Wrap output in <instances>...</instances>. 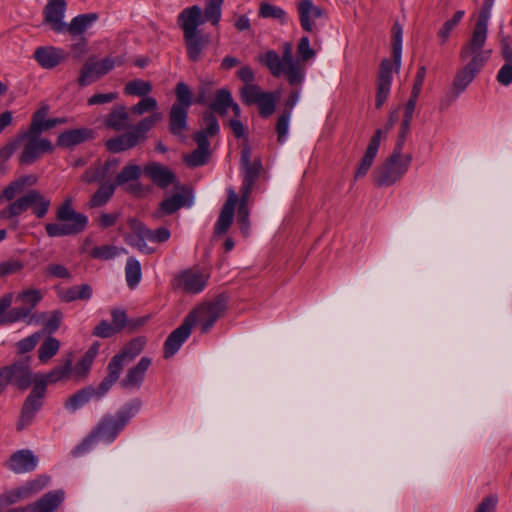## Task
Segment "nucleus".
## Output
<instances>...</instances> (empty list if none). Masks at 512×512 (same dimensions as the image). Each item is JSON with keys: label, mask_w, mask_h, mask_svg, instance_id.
Segmentation results:
<instances>
[{"label": "nucleus", "mask_w": 512, "mask_h": 512, "mask_svg": "<svg viewBox=\"0 0 512 512\" xmlns=\"http://www.w3.org/2000/svg\"><path fill=\"white\" fill-rule=\"evenodd\" d=\"M141 402L135 400L125 405L115 415H106L98 423L91 435L83 443V446H89L95 441L112 442L118 433L123 429L127 422L140 409Z\"/></svg>", "instance_id": "nucleus-3"}, {"label": "nucleus", "mask_w": 512, "mask_h": 512, "mask_svg": "<svg viewBox=\"0 0 512 512\" xmlns=\"http://www.w3.org/2000/svg\"><path fill=\"white\" fill-rule=\"evenodd\" d=\"M163 113L150 114L149 116L140 120L132 130L136 133L139 139L143 142L146 139V133L150 131L155 125L163 120Z\"/></svg>", "instance_id": "nucleus-43"}, {"label": "nucleus", "mask_w": 512, "mask_h": 512, "mask_svg": "<svg viewBox=\"0 0 512 512\" xmlns=\"http://www.w3.org/2000/svg\"><path fill=\"white\" fill-rule=\"evenodd\" d=\"M153 90L150 81L143 79H133L128 81L124 86V94L129 96L145 97L148 96Z\"/></svg>", "instance_id": "nucleus-42"}, {"label": "nucleus", "mask_w": 512, "mask_h": 512, "mask_svg": "<svg viewBox=\"0 0 512 512\" xmlns=\"http://www.w3.org/2000/svg\"><path fill=\"white\" fill-rule=\"evenodd\" d=\"M49 481L50 477L46 475H40L35 479L28 481L25 485L9 492V502L15 503L19 500L32 497L42 491L48 485Z\"/></svg>", "instance_id": "nucleus-19"}, {"label": "nucleus", "mask_w": 512, "mask_h": 512, "mask_svg": "<svg viewBox=\"0 0 512 512\" xmlns=\"http://www.w3.org/2000/svg\"><path fill=\"white\" fill-rule=\"evenodd\" d=\"M141 142L136 133L131 129L122 135L109 139L106 142V147L112 153H119L132 149Z\"/></svg>", "instance_id": "nucleus-33"}, {"label": "nucleus", "mask_w": 512, "mask_h": 512, "mask_svg": "<svg viewBox=\"0 0 512 512\" xmlns=\"http://www.w3.org/2000/svg\"><path fill=\"white\" fill-rule=\"evenodd\" d=\"M72 363V358L68 357L65 360L63 366H56L46 374H36L34 376V383L43 385L44 390H46V386L48 384H56L60 381L68 379V377L72 374Z\"/></svg>", "instance_id": "nucleus-26"}, {"label": "nucleus", "mask_w": 512, "mask_h": 512, "mask_svg": "<svg viewBox=\"0 0 512 512\" xmlns=\"http://www.w3.org/2000/svg\"><path fill=\"white\" fill-rule=\"evenodd\" d=\"M24 268V263L18 259H8L6 261L0 262V278L18 274Z\"/></svg>", "instance_id": "nucleus-61"}, {"label": "nucleus", "mask_w": 512, "mask_h": 512, "mask_svg": "<svg viewBox=\"0 0 512 512\" xmlns=\"http://www.w3.org/2000/svg\"><path fill=\"white\" fill-rule=\"evenodd\" d=\"M131 113L137 116H141L145 113L155 114L161 113L159 111V105L156 98L152 96L142 97L141 100L131 107Z\"/></svg>", "instance_id": "nucleus-48"}, {"label": "nucleus", "mask_w": 512, "mask_h": 512, "mask_svg": "<svg viewBox=\"0 0 512 512\" xmlns=\"http://www.w3.org/2000/svg\"><path fill=\"white\" fill-rule=\"evenodd\" d=\"M392 34H393V60L396 67V70H399L401 65V55H402V26L396 22L394 23L392 27Z\"/></svg>", "instance_id": "nucleus-53"}, {"label": "nucleus", "mask_w": 512, "mask_h": 512, "mask_svg": "<svg viewBox=\"0 0 512 512\" xmlns=\"http://www.w3.org/2000/svg\"><path fill=\"white\" fill-rule=\"evenodd\" d=\"M223 2L224 0H205L204 12L202 13L204 22H211L214 26L219 24Z\"/></svg>", "instance_id": "nucleus-44"}, {"label": "nucleus", "mask_w": 512, "mask_h": 512, "mask_svg": "<svg viewBox=\"0 0 512 512\" xmlns=\"http://www.w3.org/2000/svg\"><path fill=\"white\" fill-rule=\"evenodd\" d=\"M66 10V0H48L43 8V23L54 32L63 33Z\"/></svg>", "instance_id": "nucleus-13"}, {"label": "nucleus", "mask_w": 512, "mask_h": 512, "mask_svg": "<svg viewBox=\"0 0 512 512\" xmlns=\"http://www.w3.org/2000/svg\"><path fill=\"white\" fill-rule=\"evenodd\" d=\"M64 500V493L60 490L44 494L35 503L26 507L27 512H56Z\"/></svg>", "instance_id": "nucleus-29"}, {"label": "nucleus", "mask_w": 512, "mask_h": 512, "mask_svg": "<svg viewBox=\"0 0 512 512\" xmlns=\"http://www.w3.org/2000/svg\"><path fill=\"white\" fill-rule=\"evenodd\" d=\"M377 152H378V150H375L374 146L367 147L365 154L362 157V159L360 160V162L357 166V169L355 171V175H354L355 179L362 178L367 174V172L369 171V169L371 168V166L374 162Z\"/></svg>", "instance_id": "nucleus-54"}, {"label": "nucleus", "mask_w": 512, "mask_h": 512, "mask_svg": "<svg viewBox=\"0 0 512 512\" xmlns=\"http://www.w3.org/2000/svg\"><path fill=\"white\" fill-rule=\"evenodd\" d=\"M56 218L60 223H47L46 233L49 237H63L83 232L87 226V217L72 208V198L67 197L58 207Z\"/></svg>", "instance_id": "nucleus-4"}, {"label": "nucleus", "mask_w": 512, "mask_h": 512, "mask_svg": "<svg viewBox=\"0 0 512 512\" xmlns=\"http://www.w3.org/2000/svg\"><path fill=\"white\" fill-rule=\"evenodd\" d=\"M176 101L173 105H178L189 109L193 102V95L189 86L184 82L177 83L175 87Z\"/></svg>", "instance_id": "nucleus-55"}, {"label": "nucleus", "mask_w": 512, "mask_h": 512, "mask_svg": "<svg viewBox=\"0 0 512 512\" xmlns=\"http://www.w3.org/2000/svg\"><path fill=\"white\" fill-rule=\"evenodd\" d=\"M278 97H275L273 93L264 92L258 102L259 113L263 117H268L275 111L276 101Z\"/></svg>", "instance_id": "nucleus-58"}, {"label": "nucleus", "mask_w": 512, "mask_h": 512, "mask_svg": "<svg viewBox=\"0 0 512 512\" xmlns=\"http://www.w3.org/2000/svg\"><path fill=\"white\" fill-rule=\"evenodd\" d=\"M481 70L473 66L464 64V66L457 72L452 85L453 95L446 101H442V108L447 107L460 93H462L467 86L473 81L476 75Z\"/></svg>", "instance_id": "nucleus-23"}, {"label": "nucleus", "mask_w": 512, "mask_h": 512, "mask_svg": "<svg viewBox=\"0 0 512 512\" xmlns=\"http://www.w3.org/2000/svg\"><path fill=\"white\" fill-rule=\"evenodd\" d=\"M16 200L21 214L30 208L32 213L39 219L46 216L51 205V200L36 189L27 191Z\"/></svg>", "instance_id": "nucleus-12"}, {"label": "nucleus", "mask_w": 512, "mask_h": 512, "mask_svg": "<svg viewBox=\"0 0 512 512\" xmlns=\"http://www.w3.org/2000/svg\"><path fill=\"white\" fill-rule=\"evenodd\" d=\"M204 23L202 9L198 5L184 9L178 16V24L183 30V36L190 60L200 59L202 50L209 43L208 36L200 34L198 27Z\"/></svg>", "instance_id": "nucleus-2"}, {"label": "nucleus", "mask_w": 512, "mask_h": 512, "mask_svg": "<svg viewBox=\"0 0 512 512\" xmlns=\"http://www.w3.org/2000/svg\"><path fill=\"white\" fill-rule=\"evenodd\" d=\"M144 172L160 188H166L176 182L175 174L166 166L151 163L144 168Z\"/></svg>", "instance_id": "nucleus-30"}, {"label": "nucleus", "mask_w": 512, "mask_h": 512, "mask_svg": "<svg viewBox=\"0 0 512 512\" xmlns=\"http://www.w3.org/2000/svg\"><path fill=\"white\" fill-rule=\"evenodd\" d=\"M38 463L37 457L30 450H19L13 453L7 467L14 473H27L33 471Z\"/></svg>", "instance_id": "nucleus-22"}, {"label": "nucleus", "mask_w": 512, "mask_h": 512, "mask_svg": "<svg viewBox=\"0 0 512 512\" xmlns=\"http://www.w3.org/2000/svg\"><path fill=\"white\" fill-rule=\"evenodd\" d=\"M487 37L488 31L473 27L471 36L461 47L460 60L481 70L492 54V50L485 48Z\"/></svg>", "instance_id": "nucleus-6"}, {"label": "nucleus", "mask_w": 512, "mask_h": 512, "mask_svg": "<svg viewBox=\"0 0 512 512\" xmlns=\"http://www.w3.org/2000/svg\"><path fill=\"white\" fill-rule=\"evenodd\" d=\"M92 352L91 353H85V355L78 361L75 368H72V374L77 379L85 378L91 368V365L93 363L92 360Z\"/></svg>", "instance_id": "nucleus-62"}, {"label": "nucleus", "mask_w": 512, "mask_h": 512, "mask_svg": "<svg viewBox=\"0 0 512 512\" xmlns=\"http://www.w3.org/2000/svg\"><path fill=\"white\" fill-rule=\"evenodd\" d=\"M38 177L34 174L22 175L11 181L4 189V196L7 201H12L17 195H20L27 187L35 185Z\"/></svg>", "instance_id": "nucleus-34"}, {"label": "nucleus", "mask_w": 512, "mask_h": 512, "mask_svg": "<svg viewBox=\"0 0 512 512\" xmlns=\"http://www.w3.org/2000/svg\"><path fill=\"white\" fill-rule=\"evenodd\" d=\"M45 394L44 386L38 385L37 383H34V387L27 397L22 411L20 420L18 423V428L22 429L27 424H29L34 417L35 413L38 411V409L41 407V399Z\"/></svg>", "instance_id": "nucleus-15"}, {"label": "nucleus", "mask_w": 512, "mask_h": 512, "mask_svg": "<svg viewBox=\"0 0 512 512\" xmlns=\"http://www.w3.org/2000/svg\"><path fill=\"white\" fill-rule=\"evenodd\" d=\"M297 10L301 27L307 32L316 30L315 20L324 15L321 7L314 5L312 0H298Z\"/></svg>", "instance_id": "nucleus-17"}, {"label": "nucleus", "mask_w": 512, "mask_h": 512, "mask_svg": "<svg viewBox=\"0 0 512 512\" xmlns=\"http://www.w3.org/2000/svg\"><path fill=\"white\" fill-rule=\"evenodd\" d=\"M192 326L184 319L183 323L175 329L166 339L164 346V357L169 358L174 355L183 342L189 337Z\"/></svg>", "instance_id": "nucleus-27"}, {"label": "nucleus", "mask_w": 512, "mask_h": 512, "mask_svg": "<svg viewBox=\"0 0 512 512\" xmlns=\"http://www.w3.org/2000/svg\"><path fill=\"white\" fill-rule=\"evenodd\" d=\"M59 348V340L52 336L47 337L38 349L39 360L43 363L48 362L52 357H54L58 353Z\"/></svg>", "instance_id": "nucleus-47"}, {"label": "nucleus", "mask_w": 512, "mask_h": 512, "mask_svg": "<svg viewBox=\"0 0 512 512\" xmlns=\"http://www.w3.org/2000/svg\"><path fill=\"white\" fill-rule=\"evenodd\" d=\"M263 94L264 91L255 84L244 85L240 90L241 100L247 105L256 104Z\"/></svg>", "instance_id": "nucleus-57"}, {"label": "nucleus", "mask_w": 512, "mask_h": 512, "mask_svg": "<svg viewBox=\"0 0 512 512\" xmlns=\"http://www.w3.org/2000/svg\"><path fill=\"white\" fill-rule=\"evenodd\" d=\"M392 81V63L389 59H384L380 65V71L377 80L376 108L379 109L385 103L391 87Z\"/></svg>", "instance_id": "nucleus-21"}, {"label": "nucleus", "mask_w": 512, "mask_h": 512, "mask_svg": "<svg viewBox=\"0 0 512 512\" xmlns=\"http://www.w3.org/2000/svg\"><path fill=\"white\" fill-rule=\"evenodd\" d=\"M62 312L59 310H54L50 313H42L38 316V320L43 322L44 324V331L48 332L49 334H52L56 332L61 324L62 320Z\"/></svg>", "instance_id": "nucleus-51"}, {"label": "nucleus", "mask_w": 512, "mask_h": 512, "mask_svg": "<svg viewBox=\"0 0 512 512\" xmlns=\"http://www.w3.org/2000/svg\"><path fill=\"white\" fill-rule=\"evenodd\" d=\"M92 131L89 129H72L61 133L58 136V145L61 147H71L78 145L89 139Z\"/></svg>", "instance_id": "nucleus-38"}, {"label": "nucleus", "mask_w": 512, "mask_h": 512, "mask_svg": "<svg viewBox=\"0 0 512 512\" xmlns=\"http://www.w3.org/2000/svg\"><path fill=\"white\" fill-rule=\"evenodd\" d=\"M259 15L263 18H274L283 20L285 18L286 13L283 9L279 7H276L269 3H261Z\"/></svg>", "instance_id": "nucleus-64"}, {"label": "nucleus", "mask_w": 512, "mask_h": 512, "mask_svg": "<svg viewBox=\"0 0 512 512\" xmlns=\"http://www.w3.org/2000/svg\"><path fill=\"white\" fill-rule=\"evenodd\" d=\"M66 58L67 55L62 49L53 46L38 47L34 52V59L44 69H52L64 62Z\"/></svg>", "instance_id": "nucleus-24"}, {"label": "nucleus", "mask_w": 512, "mask_h": 512, "mask_svg": "<svg viewBox=\"0 0 512 512\" xmlns=\"http://www.w3.org/2000/svg\"><path fill=\"white\" fill-rule=\"evenodd\" d=\"M117 64V60L112 57H106L102 60L96 61L88 59L83 65L78 83L80 86H87L102 76L110 72Z\"/></svg>", "instance_id": "nucleus-11"}, {"label": "nucleus", "mask_w": 512, "mask_h": 512, "mask_svg": "<svg viewBox=\"0 0 512 512\" xmlns=\"http://www.w3.org/2000/svg\"><path fill=\"white\" fill-rule=\"evenodd\" d=\"M257 60L266 66L274 77L285 75L291 85H300L304 79V65L293 56V45H282V56L274 50L259 54Z\"/></svg>", "instance_id": "nucleus-1"}, {"label": "nucleus", "mask_w": 512, "mask_h": 512, "mask_svg": "<svg viewBox=\"0 0 512 512\" xmlns=\"http://www.w3.org/2000/svg\"><path fill=\"white\" fill-rule=\"evenodd\" d=\"M92 287L88 284L71 286L58 291V297L66 303L76 300H89L92 297Z\"/></svg>", "instance_id": "nucleus-37"}, {"label": "nucleus", "mask_w": 512, "mask_h": 512, "mask_svg": "<svg viewBox=\"0 0 512 512\" xmlns=\"http://www.w3.org/2000/svg\"><path fill=\"white\" fill-rule=\"evenodd\" d=\"M241 168L244 171V180L255 182L258 179L262 164L259 159L251 161V149L248 145L241 151Z\"/></svg>", "instance_id": "nucleus-35"}, {"label": "nucleus", "mask_w": 512, "mask_h": 512, "mask_svg": "<svg viewBox=\"0 0 512 512\" xmlns=\"http://www.w3.org/2000/svg\"><path fill=\"white\" fill-rule=\"evenodd\" d=\"M95 388L93 387H85L75 394L71 395L65 401V408L70 411H76L83 405L89 402V400L94 396Z\"/></svg>", "instance_id": "nucleus-40"}, {"label": "nucleus", "mask_w": 512, "mask_h": 512, "mask_svg": "<svg viewBox=\"0 0 512 512\" xmlns=\"http://www.w3.org/2000/svg\"><path fill=\"white\" fill-rule=\"evenodd\" d=\"M145 345V337L138 336L133 338L118 354L112 357L111 361L123 370L124 365L134 360L143 351Z\"/></svg>", "instance_id": "nucleus-25"}, {"label": "nucleus", "mask_w": 512, "mask_h": 512, "mask_svg": "<svg viewBox=\"0 0 512 512\" xmlns=\"http://www.w3.org/2000/svg\"><path fill=\"white\" fill-rule=\"evenodd\" d=\"M107 370V376L101 381L98 388L95 389L94 396L98 398L102 397L106 392L109 391L112 385L119 379L122 372V369L112 361L109 362Z\"/></svg>", "instance_id": "nucleus-39"}, {"label": "nucleus", "mask_w": 512, "mask_h": 512, "mask_svg": "<svg viewBox=\"0 0 512 512\" xmlns=\"http://www.w3.org/2000/svg\"><path fill=\"white\" fill-rule=\"evenodd\" d=\"M114 190L115 184L101 185L89 201V206L95 208L105 205L112 197Z\"/></svg>", "instance_id": "nucleus-50"}, {"label": "nucleus", "mask_w": 512, "mask_h": 512, "mask_svg": "<svg viewBox=\"0 0 512 512\" xmlns=\"http://www.w3.org/2000/svg\"><path fill=\"white\" fill-rule=\"evenodd\" d=\"M191 201L184 194L175 193L165 198L159 205V209L154 212L153 217L162 218L164 215H171L184 206H189Z\"/></svg>", "instance_id": "nucleus-31"}, {"label": "nucleus", "mask_w": 512, "mask_h": 512, "mask_svg": "<svg viewBox=\"0 0 512 512\" xmlns=\"http://www.w3.org/2000/svg\"><path fill=\"white\" fill-rule=\"evenodd\" d=\"M233 104V98L228 89H220L216 92L215 100L210 104V109L220 115H226L227 109Z\"/></svg>", "instance_id": "nucleus-45"}, {"label": "nucleus", "mask_w": 512, "mask_h": 512, "mask_svg": "<svg viewBox=\"0 0 512 512\" xmlns=\"http://www.w3.org/2000/svg\"><path fill=\"white\" fill-rule=\"evenodd\" d=\"M48 113V105L41 106V108L34 112L28 129L41 135L45 131L51 130L58 125L67 123V119L64 117L47 119L46 117Z\"/></svg>", "instance_id": "nucleus-20"}, {"label": "nucleus", "mask_w": 512, "mask_h": 512, "mask_svg": "<svg viewBox=\"0 0 512 512\" xmlns=\"http://www.w3.org/2000/svg\"><path fill=\"white\" fill-rule=\"evenodd\" d=\"M151 363V358L142 357L136 365L127 370L125 376L120 381L121 387L126 390L139 389L144 382L146 372L151 366Z\"/></svg>", "instance_id": "nucleus-14"}, {"label": "nucleus", "mask_w": 512, "mask_h": 512, "mask_svg": "<svg viewBox=\"0 0 512 512\" xmlns=\"http://www.w3.org/2000/svg\"><path fill=\"white\" fill-rule=\"evenodd\" d=\"M209 275L199 269L191 268L179 273L173 281L175 289L184 293L195 294L204 289Z\"/></svg>", "instance_id": "nucleus-10"}, {"label": "nucleus", "mask_w": 512, "mask_h": 512, "mask_svg": "<svg viewBox=\"0 0 512 512\" xmlns=\"http://www.w3.org/2000/svg\"><path fill=\"white\" fill-rule=\"evenodd\" d=\"M193 139L197 143V149L183 155L185 164L191 168L205 165L211 155L210 143L203 133H195Z\"/></svg>", "instance_id": "nucleus-16"}, {"label": "nucleus", "mask_w": 512, "mask_h": 512, "mask_svg": "<svg viewBox=\"0 0 512 512\" xmlns=\"http://www.w3.org/2000/svg\"><path fill=\"white\" fill-rule=\"evenodd\" d=\"M202 120V129L196 133H203L205 135V139H208V137H212L218 133V121L211 112L204 113Z\"/></svg>", "instance_id": "nucleus-60"}, {"label": "nucleus", "mask_w": 512, "mask_h": 512, "mask_svg": "<svg viewBox=\"0 0 512 512\" xmlns=\"http://www.w3.org/2000/svg\"><path fill=\"white\" fill-rule=\"evenodd\" d=\"M98 19L97 14L87 13L74 17L69 23L64 25L63 33L66 32L72 37L83 35L93 23Z\"/></svg>", "instance_id": "nucleus-32"}, {"label": "nucleus", "mask_w": 512, "mask_h": 512, "mask_svg": "<svg viewBox=\"0 0 512 512\" xmlns=\"http://www.w3.org/2000/svg\"><path fill=\"white\" fill-rule=\"evenodd\" d=\"M7 384L14 383L19 389L24 390L28 388L31 383H34V376L26 363H15L9 367L2 369Z\"/></svg>", "instance_id": "nucleus-18"}, {"label": "nucleus", "mask_w": 512, "mask_h": 512, "mask_svg": "<svg viewBox=\"0 0 512 512\" xmlns=\"http://www.w3.org/2000/svg\"><path fill=\"white\" fill-rule=\"evenodd\" d=\"M493 5L494 0H484L474 27L488 31V23Z\"/></svg>", "instance_id": "nucleus-63"}, {"label": "nucleus", "mask_w": 512, "mask_h": 512, "mask_svg": "<svg viewBox=\"0 0 512 512\" xmlns=\"http://www.w3.org/2000/svg\"><path fill=\"white\" fill-rule=\"evenodd\" d=\"M254 183V181L243 180L240 200L233 189H228V198L221 208L219 218L214 228L215 235H222L228 231L233 222L234 210L238 202L239 205L248 207V202L250 194L253 190Z\"/></svg>", "instance_id": "nucleus-8"}, {"label": "nucleus", "mask_w": 512, "mask_h": 512, "mask_svg": "<svg viewBox=\"0 0 512 512\" xmlns=\"http://www.w3.org/2000/svg\"><path fill=\"white\" fill-rule=\"evenodd\" d=\"M411 161V154H402V141H397L393 153L374 172L376 185L383 187L397 182L407 172Z\"/></svg>", "instance_id": "nucleus-5"}, {"label": "nucleus", "mask_w": 512, "mask_h": 512, "mask_svg": "<svg viewBox=\"0 0 512 512\" xmlns=\"http://www.w3.org/2000/svg\"><path fill=\"white\" fill-rule=\"evenodd\" d=\"M142 170L139 165L128 164L122 168L120 173L115 178V185H125L130 182L136 181L140 178Z\"/></svg>", "instance_id": "nucleus-49"}, {"label": "nucleus", "mask_w": 512, "mask_h": 512, "mask_svg": "<svg viewBox=\"0 0 512 512\" xmlns=\"http://www.w3.org/2000/svg\"><path fill=\"white\" fill-rule=\"evenodd\" d=\"M124 249H120L113 245H103L93 247L89 254L92 258L109 260L118 256Z\"/></svg>", "instance_id": "nucleus-56"}, {"label": "nucleus", "mask_w": 512, "mask_h": 512, "mask_svg": "<svg viewBox=\"0 0 512 512\" xmlns=\"http://www.w3.org/2000/svg\"><path fill=\"white\" fill-rule=\"evenodd\" d=\"M125 278L129 288H135L142 278L141 266L135 258H129L125 266Z\"/></svg>", "instance_id": "nucleus-46"}, {"label": "nucleus", "mask_w": 512, "mask_h": 512, "mask_svg": "<svg viewBox=\"0 0 512 512\" xmlns=\"http://www.w3.org/2000/svg\"><path fill=\"white\" fill-rule=\"evenodd\" d=\"M128 225L132 231V234L129 236V243L137 247L141 252L152 253L153 250L146 243V240H148L147 236L142 231L140 232V230H146L145 225L135 218L129 219Z\"/></svg>", "instance_id": "nucleus-36"}, {"label": "nucleus", "mask_w": 512, "mask_h": 512, "mask_svg": "<svg viewBox=\"0 0 512 512\" xmlns=\"http://www.w3.org/2000/svg\"><path fill=\"white\" fill-rule=\"evenodd\" d=\"M464 16V11H457L454 13L453 17L442 25V27L439 29L437 33V37L440 40V44L444 45L449 40L451 32L454 30V28L459 24L462 17Z\"/></svg>", "instance_id": "nucleus-52"}, {"label": "nucleus", "mask_w": 512, "mask_h": 512, "mask_svg": "<svg viewBox=\"0 0 512 512\" xmlns=\"http://www.w3.org/2000/svg\"><path fill=\"white\" fill-rule=\"evenodd\" d=\"M225 310V298L218 296L212 301L205 302L197 306L186 316L185 319L192 327L199 325L201 332L207 333L214 323L224 314Z\"/></svg>", "instance_id": "nucleus-9"}, {"label": "nucleus", "mask_w": 512, "mask_h": 512, "mask_svg": "<svg viewBox=\"0 0 512 512\" xmlns=\"http://www.w3.org/2000/svg\"><path fill=\"white\" fill-rule=\"evenodd\" d=\"M188 129V109L172 105L169 112V131L174 136L185 138Z\"/></svg>", "instance_id": "nucleus-28"}, {"label": "nucleus", "mask_w": 512, "mask_h": 512, "mask_svg": "<svg viewBox=\"0 0 512 512\" xmlns=\"http://www.w3.org/2000/svg\"><path fill=\"white\" fill-rule=\"evenodd\" d=\"M18 141V147L22 145V152L19 156L21 164H32L45 153H51L54 146L51 141L30 129L21 132L15 138Z\"/></svg>", "instance_id": "nucleus-7"}, {"label": "nucleus", "mask_w": 512, "mask_h": 512, "mask_svg": "<svg viewBox=\"0 0 512 512\" xmlns=\"http://www.w3.org/2000/svg\"><path fill=\"white\" fill-rule=\"evenodd\" d=\"M128 112L124 106H118L111 110L105 119L106 126L115 131H121L126 127Z\"/></svg>", "instance_id": "nucleus-41"}, {"label": "nucleus", "mask_w": 512, "mask_h": 512, "mask_svg": "<svg viewBox=\"0 0 512 512\" xmlns=\"http://www.w3.org/2000/svg\"><path fill=\"white\" fill-rule=\"evenodd\" d=\"M298 61L305 66V63L313 59L316 55V51L311 48L309 38L303 36L297 45Z\"/></svg>", "instance_id": "nucleus-59"}]
</instances>
